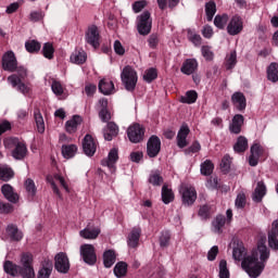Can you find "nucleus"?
Masks as SVG:
<instances>
[{
  "mask_svg": "<svg viewBox=\"0 0 278 278\" xmlns=\"http://www.w3.org/2000/svg\"><path fill=\"white\" fill-rule=\"evenodd\" d=\"M4 149L11 153L13 160L27 157V143L16 137H8L3 140Z\"/></svg>",
  "mask_w": 278,
  "mask_h": 278,
  "instance_id": "nucleus-2",
  "label": "nucleus"
},
{
  "mask_svg": "<svg viewBox=\"0 0 278 278\" xmlns=\"http://www.w3.org/2000/svg\"><path fill=\"white\" fill-rule=\"evenodd\" d=\"M101 36L99 35V28L97 26H90L86 33L85 40L88 45H91L93 49H99V40Z\"/></svg>",
  "mask_w": 278,
  "mask_h": 278,
  "instance_id": "nucleus-15",
  "label": "nucleus"
},
{
  "mask_svg": "<svg viewBox=\"0 0 278 278\" xmlns=\"http://www.w3.org/2000/svg\"><path fill=\"white\" fill-rule=\"evenodd\" d=\"M144 8H147V1L144 0L137 1L132 4V10L136 14H138V12H142Z\"/></svg>",
  "mask_w": 278,
  "mask_h": 278,
  "instance_id": "nucleus-62",
  "label": "nucleus"
},
{
  "mask_svg": "<svg viewBox=\"0 0 278 278\" xmlns=\"http://www.w3.org/2000/svg\"><path fill=\"white\" fill-rule=\"evenodd\" d=\"M77 154V146L75 144H63L62 146V155L65 157V160H71L72 157H75Z\"/></svg>",
  "mask_w": 278,
  "mask_h": 278,
  "instance_id": "nucleus-35",
  "label": "nucleus"
},
{
  "mask_svg": "<svg viewBox=\"0 0 278 278\" xmlns=\"http://www.w3.org/2000/svg\"><path fill=\"white\" fill-rule=\"evenodd\" d=\"M4 271L7 275H11V277H23V270L21 269V266L12 263L11 261H7L3 265Z\"/></svg>",
  "mask_w": 278,
  "mask_h": 278,
  "instance_id": "nucleus-24",
  "label": "nucleus"
},
{
  "mask_svg": "<svg viewBox=\"0 0 278 278\" xmlns=\"http://www.w3.org/2000/svg\"><path fill=\"white\" fill-rule=\"evenodd\" d=\"M34 256L30 253H23L20 258L22 277L23 278H34L36 273L34 271Z\"/></svg>",
  "mask_w": 278,
  "mask_h": 278,
  "instance_id": "nucleus-4",
  "label": "nucleus"
},
{
  "mask_svg": "<svg viewBox=\"0 0 278 278\" xmlns=\"http://www.w3.org/2000/svg\"><path fill=\"white\" fill-rule=\"evenodd\" d=\"M162 201L165 205L168 203H173L175 201V193H173V189H168V186L164 185L162 188Z\"/></svg>",
  "mask_w": 278,
  "mask_h": 278,
  "instance_id": "nucleus-37",
  "label": "nucleus"
},
{
  "mask_svg": "<svg viewBox=\"0 0 278 278\" xmlns=\"http://www.w3.org/2000/svg\"><path fill=\"white\" fill-rule=\"evenodd\" d=\"M97 140L92 138L90 135H86L83 141V150L84 153L88 155V157H92L94 153H97Z\"/></svg>",
  "mask_w": 278,
  "mask_h": 278,
  "instance_id": "nucleus-16",
  "label": "nucleus"
},
{
  "mask_svg": "<svg viewBox=\"0 0 278 278\" xmlns=\"http://www.w3.org/2000/svg\"><path fill=\"white\" fill-rule=\"evenodd\" d=\"M86 59V52L84 51H76L71 55V62H73V64H84Z\"/></svg>",
  "mask_w": 278,
  "mask_h": 278,
  "instance_id": "nucleus-48",
  "label": "nucleus"
},
{
  "mask_svg": "<svg viewBox=\"0 0 278 278\" xmlns=\"http://www.w3.org/2000/svg\"><path fill=\"white\" fill-rule=\"evenodd\" d=\"M266 157H268V153L260 143H254L251 147V155L249 157L250 166H257L260 160H266Z\"/></svg>",
  "mask_w": 278,
  "mask_h": 278,
  "instance_id": "nucleus-8",
  "label": "nucleus"
},
{
  "mask_svg": "<svg viewBox=\"0 0 278 278\" xmlns=\"http://www.w3.org/2000/svg\"><path fill=\"white\" fill-rule=\"evenodd\" d=\"M8 81L11 84L12 88H16L22 94H28L29 86L25 85L16 74L9 76Z\"/></svg>",
  "mask_w": 278,
  "mask_h": 278,
  "instance_id": "nucleus-17",
  "label": "nucleus"
},
{
  "mask_svg": "<svg viewBox=\"0 0 278 278\" xmlns=\"http://www.w3.org/2000/svg\"><path fill=\"white\" fill-rule=\"evenodd\" d=\"M116 263V253L113 250L105 251L103 254V264L105 268H112Z\"/></svg>",
  "mask_w": 278,
  "mask_h": 278,
  "instance_id": "nucleus-34",
  "label": "nucleus"
},
{
  "mask_svg": "<svg viewBox=\"0 0 278 278\" xmlns=\"http://www.w3.org/2000/svg\"><path fill=\"white\" fill-rule=\"evenodd\" d=\"M51 90L56 97H62L64 94V86L55 79L52 80Z\"/></svg>",
  "mask_w": 278,
  "mask_h": 278,
  "instance_id": "nucleus-51",
  "label": "nucleus"
},
{
  "mask_svg": "<svg viewBox=\"0 0 278 278\" xmlns=\"http://www.w3.org/2000/svg\"><path fill=\"white\" fill-rule=\"evenodd\" d=\"M190 134V128L187 125L180 127L178 135H177V147L179 149H185L188 144V135Z\"/></svg>",
  "mask_w": 278,
  "mask_h": 278,
  "instance_id": "nucleus-20",
  "label": "nucleus"
},
{
  "mask_svg": "<svg viewBox=\"0 0 278 278\" xmlns=\"http://www.w3.org/2000/svg\"><path fill=\"white\" fill-rule=\"evenodd\" d=\"M53 273V263L46 261L38 271V278H50Z\"/></svg>",
  "mask_w": 278,
  "mask_h": 278,
  "instance_id": "nucleus-32",
  "label": "nucleus"
},
{
  "mask_svg": "<svg viewBox=\"0 0 278 278\" xmlns=\"http://www.w3.org/2000/svg\"><path fill=\"white\" fill-rule=\"evenodd\" d=\"M81 123H84V118L79 115H74L70 121L65 123V129L67 134H75Z\"/></svg>",
  "mask_w": 278,
  "mask_h": 278,
  "instance_id": "nucleus-21",
  "label": "nucleus"
},
{
  "mask_svg": "<svg viewBox=\"0 0 278 278\" xmlns=\"http://www.w3.org/2000/svg\"><path fill=\"white\" fill-rule=\"evenodd\" d=\"M235 205L238 210H243L247 206V194L244 192L238 193Z\"/></svg>",
  "mask_w": 278,
  "mask_h": 278,
  "instance_id": "nucleus-56",
  "label": "nucleus"
},
{
  "mask_svg": "<svg viewBox=\"0 0 278 278\" xmlns=\"http://www.w3.org/2000/svg\"><path fill=\"white\" fill-rule=\"evenodd\" d=\"M14 177V172L7 165H0V179L2 181H10Z\"/></svg>",
  "mask_w": 278,
  "mask_h": 278,
  "instance_id": "nucleus-42",
  "label": "nucleus"
},
{
  "mask_svg": "<svg viewBox=\"0 0 278 278\" xmlns=\"http://www.w3.org/2000/svg\"><path fill=\"white\" fill-rule=\"evenodd\" d=\"M242 125H244V116L241 114L235 115L229 126L231 134H240L242 131Z\"/></svg>",
  "mask_w": 278,
  "mask_h": 278,
  "instance_id": "nucleus-26",
  "label": "nucleus"
},
{
  "mask_svg": "<svg viewBox=\"0 0 278 278\" xmlns=\"http://www.w3.org/2000/svg\"><path fill=\"white\" fill-rule=\"evenodd\" d=\"M114 275L117 276L118 278L125 277V275H127V263H117L114 267Z\"/></svg>",
  "mask_w": 278,
  "mask_h": 278,
  "instance_id": "nucleus-47",
  "label": "nucleus"
},
{
  "mask_svg": "<svg viewBox=\"0 0 278 278\" xmlns=\"http://www.w3.org/2000/svg\"><path fill=\"white\" fill-rule=\"evenodd\" d=\"M47 181H48V184L51 185V188H52L54 194H56V197H60V199L62 198V193H60V189L58 188V185H55V181H59V184L62 186V188H64V190L66 192H71V190L68 189V184L66 182L64 177H62L60 174H55L53 176H51V175L48 176Z\"/></svg>",
  "mask_w": 278,
  "mask_h": 278,
  "instance_id": "nucleus-12",
  "label": "nucleus"
},
{
  "mask_svg": "<svg viewBox=\"0 0 278 278\" xmlns=\"http://www.w3.org/2000/svg\"><path fill=\"white\" fill-rule=\"evenodd\" d=\"M42 18H45V13H42V11H33L29 14V21L33 23H38V21H42Z\"/></svg>",
  "mask_w": 278,
  "mask_h": 278,
  "instance_id": "nucleus-60",
  "label": "nucleus"
},
{
  "mask_svg": "<svg viewBox=\"0 0 278 278\" xmlns=\"http://www.w3.org/2000/svg\"><path fill=\"white\" fill-rule=\"evenodd\" d=\"M152 25L153 21L151 20V13L149 11H144L137 17V29L140 36H149Z\"/></svg>",
  "mask_w": 278,
  "mask_h": 278,
  "instance_id": "nucleus-5",
  "label": "nucleus"
},
{
  "mask_svg": "<svg viewBox=\"0 0 278 278\" xmlns=\"http://www.w3.org/2000/svg\"><path fill=\"white\" fill-rule=\"evenodd\" d=\"M214 173V163L212 161L206 160L201 164V175H204L205 177L212 175Z\"/></svg>",
  "mask_w": 278,
  "mask_h": 278,
  "instance_id": "nucleus-45",
  "label": "nucleus"
},
{
  "mask_svg": "<svg viewBox=\"0 0 278 278\" xmlns=\"http://www.w3.org/2000/svg\"><path fill=\"white\" fill-rule=\"evenodd\" d=\"M98 88L102 94H113L114 83L108 78H104L100 80Z\"/></svg>",
  "mask_w": 278,
  "mask_h": 278,
  "instance_id": "nucleus-28",
  "label": "nucleus"
},
{
  "mask_svg": "<svg viewBox=\"0 0 278 278\" xmlns=\"http://www.w3.org/2000/svg\"><path fill=\"white\" fill-rule=\"evenodd\" d=\"M144 126L139 123H134L127 128V137L132 144H138L144 140Z\"/></svg>",
  "mask_w": 278,
  "mask_h": 278,
  "instance_id": "nucleus-7",
  "label": "nucleus"
},
{
  "mask_svg": "<svg viewBox=\"0 0 278 278\" xmlns=\"http://www.w3.org/2000/svg\"><path fill=\"white\" fill-rule=\"evenodd\" d=\"M232 104L237 110H245L247 109V98L242 92H235L231 97Z\"/></svg>",
  "mask_w": 278,
  "mask_h": 278,
  "instance_id": "nucleus-27",
  "label": "nucleus"
},
{
  "mask_svg": "<svg viewBox=\"0 0 278 278\" xmlns=\"http://www.w3.org/2000/svg\"><path fill=\"white\" fill-rule=\"evenodd\" d=\"M229 168H231V156L229 154L224 155L220 163V169L223 173H229Z\"/></svg>",
  "mask_w": 278,
  "mask_h": 278,
  "instance_id": "nucleus-58",
  "label": "nucleus"
},
{
  "mask_svg": "<svg viewBox=\"0 0 278 278\" xmlns=\"http://www.w3.org/2000/svg\"><path fill=\"white\" fill-rule=\"evenodd\" d=\"M143 79L148 84H151V81H153V79H157V70L150 68V70L146 71V73L143 75Z\"/></svg>",
  "mask_w": 278,
  "mask_h": 278,
  "instance_id": "nucleus-57",
  "label": "nucleus"
},
{
  "mask_svg": "<svg viewBox=\"0 0 278 278\" xmlns=\"http://www.w3.org/2000/svg\"><path fill=\"white\" fill-rule=\"evenodd\" d=\"M1 192L3 197L10 201V203H18V193L14 192V188H12V186L3 185Z\"/></svg>",
  "mask_w": 278,
  "mask_h": 278,
  "instance_id": "nucleus-23",
  "label": "nucleus"
},
{
  "mask_svg": "<svg viewBox=\"0 0 278 278\" xmlns=\"http://www.w3.org/2000/svg\"><path fill=\"white\" fill-rule=\"evenodd\" d=\"M7 233L11 238V240H14L15 242L23 240V232L18 230L15 225H9L7 227Z\"/></svg>",
  "mask_w": 278,
  "mask_h": 278,
  "instance_id": "nucleus-31",
  "label": "nucleus"
},
{
  "mask_svg": "<svg viewBox=\"0 0 278 278\" xmlns=\"http://www.w3.org/2000/svg\"><path fill=\"white\" fill-rule=\"evenodd\" d=\"M247 149H249V140H247L245 137L240 136L233 146V151L236 153H244Z\"/></svg>",
  "mask_w": 278,
  "mask_h": 278,
  "instance_id": "nucleus-36",
  "label": "nucleus"
},
{
  "mask_svg": "<svg viewBox=\"0 0 278 278\" xmlns=\"http://www.w3.org/2000/svg\"><path fill=\"white\" fill-rule=\"evenodd\" d=\"M237 54L236 51H231L227 56H226V68L230 71V68H233L237 64Z\"/></svg>",
  "mask_w": 278,
  "mask_h": 278,
  "instance_id": "nucleus-54",
  "label": "nucleus"
},
{
  "mask_svg": "<svg viewBox=\"0 0 278 278\" xmlns=\"http://www.w3.org/2000/svg\"><path fill=\"white\" fill-rule=\"evenodd\" d=\"M25 47L28 53H38V51H40L41 46L40 42H38L37 40H30L26 41Z\"/></svg>",
  "mask_w": 278,
  "mask_h": 278,
  "instance_id": "nucleus-52",
  "label": "nucleus"
},
{
  "mask_svg": "<svg viewBox=\"0 0 278 278\" xmlns=\"http://www.w3.org/2000/svg\"><path fill=\"white\" fill-rule=\"evenodd\" d=\"M149 182L152 184V186H162V184H164V178H162L160 173L154 172L150 175Z\"/></svg>",
  "mask_w": 278,
  "mask_h": 278,
  "instance_id": "nucleus-55",
  "label": "nucleus"
},
{
  "mask_svg": "<svg viewBox=\"0 0 278 278\" xmlns=\"http://www.w3.org/2000/svg\"><path fill=\"white\" fill-rule=\"evenodd\" d=\"M232 257L236 262H241V268L251 278H257L266 268V260L270 257V252L266 247V240L263 239L258 242L257 249L252 252V255L247 256V249L243 245L233 248Z\"/></svg>",
  "mask_w": 278,
  "mask_h": 278,
  "instance_id": "nucleus-1",
  "label": "nucleus"
},
{
  "mask_svg": "<svg viewBox=\"0 0 278 278\" xmlns=\"http://www.w3.org/2000/svg\"><path fill=\"white\" fill-rule=\"evenodd\" d=\"M268 244L274 251H278V219L273 223L271 230L268 235Z\"/></svg>",
  "mask_w": 278,
  "mask_h": 278,
  "instance_id": "nucleus-18",
  "label": "nucleus"
},
{
  "mask_svg": "<svg viewBox=\"0 0 278 278\" xmlns=\"http://www.w3.org/2000/svg\"><path fill=\"white\" fill-rule=\"evenodd\" d=\"M199 94L194 90L187 91L185 96L180 98V103H187L188 105L197 103Z\"/></svg>",
  "mask_w": 278,
  "mask_h": 278,
  "instance_id": "nucleus-39",
  "label": "nucleus"
},
{
  "mask_svg": "<svg viewBox=\"0 0 278 278\" xmlns=\"http://www.w3.org/2000/svg\"><path fill=\"white\" fill-rule=\"evenodd\" d=\"M168 242H170V233L163 232L160 237V245L164 249L168 247Z\"/></svg>",
  "mask_w": 278,
  "mask_h": 278,
  "instance_id": "nucleus-63",
  "label": "nucleus"
},
{
  "mask_svg": "<svg viewBox=\"0 0 278 278\" xmlns=\"http://www.w3.org/2000/svg\"><path fill=\"white\" fill-rule=\"evenodd\" d=\"M219 278H229V269L227 268V261L219 262Z\"/></svg>",
  "mask_w": 278,
  "mask_h": 278,
  "instance_id": "nucleus-59",
  "label": "nucleus"
},
{
  "mask_svg": "<svg viewBox=\"0 0 278 278\" xmlns=\"http://www.w3.org/2000/svg\"><path fill=\"white\" fill-rule=\"evenodd\" d=\"M18 66V61L16 60V55L13 51H7L2 55V68L3 71H8L9 73H14Z\"/></svg>",
  "mask_w": 278,
  "mask_h": 278,
  "instance_id": "nucleus-11",
  "label": "nucleus"
},
{
  "mask_svg": "<svg viewBox=\"0 0 278 278\" xmlns=\"http://www.w3.org/2000/svg\"><path fill=\"white\" fill-rule=\"evenodd\" d=\"M100 233H101V228L99 227L91 228L90 226H87L85 229L79 231L80 238H84L85 240H97Z\"/></svg>",
  "mask_w": 278,
  "mask_h": 278,
  "instance_id": "nucleus-19",
  "label": "nucleus"
},
{
  "mask_svg": "<svg viewBox=\"0 0 278 278\" xmlns=\"http://www.w3.org/2000/svg\"><path fill=\"white\" fill-rule=\"evenodd\" d=\"M54 260V267L59 273H68L71 263L68 262V256H66V253L60 252L55 255Z\"/></svg>",
  "mask_w": 278,
  "mask_h": 278,
  "instance_id": "nucleus-14",
  "label": "nucleus"
},
{
  "mask_svg": "<svg viewBox=\"0 0 278 278\" xmlns=\"http://www.w3.org/2000/svg\"><path fill=\"white\" fill-rule=\"evenodd\" d=\"M242 29H244V21L240 15H233L228 22L227 34L238 36V34H242Z\"/></svg>",
  "mask_w": 278,
  "mask_h": 278,
  "instance_id": "nucleus-10",
  "label": "nucleus"
},
{
  "mask_svg": "<svg viewBox=\"0 0 278 278\" xmlns=\"http://www.w3.org/2000/svg\"><path fill=\"white\" fill-rule=\"evenodd\" d=\"M179 193L182 200V205H186L187 207L194 205V201H197V189H194L192 185L182 184Z\"/></svg>",
  "mask_w": 278,
  "mask_h": 278,
  "instance_id": "nucleus-6",
  "label": "nucleus"
},
{
  "mask_svg": "<svg viewBox=\"0 0 278 278\" xmlns=\"http://www.w3.org/2000/svg\"><path fill=\"white\" fill-rule=\"evenodd\" d=\"M104 140H112L113 138H116L118 136V125H116L114 122H110L106 125V128L103 130Z\"/></svg>",
  "mask_w": 278,
  "mask_h": 278,
  "instance_id": "nucleus-25",
  "label": "nucleus"
},
{
  "mask_svg": "<svg viewBox=\"0 0 278 278\" xmlns=\"http://www.w3.org/2000/svg\"><path fill=\"white\" fill-rule=\"evenodd\" d=\"M34 118L37 127V131L39 134H45V118L42 117V113H40V110H35L34 112Z\"/></svg>",
  "mask_w": 278,
  "mask_h": 278,
  "instance_id": "nucleus-38",
  "label": "nucleus"
},
{
  "mask_svg": "<svg viewBox=\"0 0 278 278\" xmlns=\"http://www.w3.org/2000/svg\"><path fill=\"white\" fill-rule=\"evenodd\" d=\"M187 38L195 47H201V42H202L201 35L197 34L194 30L190 28L187 29Z\"/></svg>",
  "mask_w": 278,
  "mask_h": 278,
  "instance_id": "nucleus-44",
  "label": "nucleus"
},
{
  "mask_svg": "<svg viewBox=\"0 0 278 278\" xmlns=\"http://www.w3.org/2000/svg\"><path fill=\"white\" fill-rule=\"evenodd\" d=\"M80 255L85 264L89 266H94L97 264V252H94V245L83 244L80 247Z\"/></svg>",
  "mask_w": 278,
  "mask_h": 278,
  "instance_id": "nucleus-9",
  "label": "nucleus"
},
{
  "mask_svg": "<svg viewBox=\"0 0 278 278\" xmlns=\"http://www.w3.org/2000/svg\"><path fill=\"white\" fill-rule=\"evenodd\" d=\"M142 233V229L140 227H135L131 229L130 233L128 235V247L131 249H136L138 247V242H140V235Z\"/></svg>",
  "mask_w": 278,
  "mask_h": 278,
  "instance_id": "nucleus-22",
  "label": "nucleus"
},
{
  "mask_svg": "<svg viewBox=\"0 0 278 278\" xmlns=\"http://www.w3.org/2000/svg\"><path fill=\"white\" fill-rule=\"evenodd\" d=\"M227 23H229V15L227 14H222V15H216L214 18V25L218 29H225L227 26Z\"/></svg>",
  "mask_w": 278,
  "mask_h": 278,
  "instance_id": "nucleus-43",
  "label": "nucleus"
},
{
  "mask_svg": "<svg viewBox=\"0 0 278 278\" xmlns=\"http://www.w3.org/2000/svg\"><path fill=\"white\" fill-rule=\"evenodd\" d=\"M197 68H199V63L197 62V60L188 59L182 64L181 73H184L185 75H192V73H194V71H197Z\"/></svg>",
  "mask_w": 278,
  "mask_h": 278,
  "instance_id": "nucleus-29",
  "label": "nucleus"
},
{
  "mask_svg": "<svg viewBox=\"0 0 278 278\" xmlns=\"http://www.w3.org/2000/svg\"><path fill=\"white\" fill-rule=\"evenodd\" d=\"M55 53V48H53V43L46 42L42 48V54L47 58V60H53V54Z\"/></svg>",
  "mask_w": 278,
  "mask_h": 278,
  "instance_id": "nucleus-49",
  "label": "nucleus"
},
{
  "mask_svg": "<svg viewBox=\"0 0 278 278\" xmlns=\"http://www.w3.org/2000/svg\"><path fill=\"white\" fill-rule=\"evenodd\" d=\"M225 216L219 215L213 222V229L215 233H223V227H225Z\"/></svg>",
  "mask_w": 278,
  "mask_h": 278,
  "instance_id": "nucleus-46",
  "label": "nucleus"
},
{
  "mask_svg": "<svg viewBox=\"0 0 278 278\" xmlns=\"http://www.w3.org/2000/svg\"><path fill=\"white\" fill-rule=\"evenodd\" d=\"M121 79L126 90L134 92L136 84H138V72L131 65H127L122 71Z\"/></svg>",
  "mask_w": 278,
  "mask_h": 278,
  "instance_id": "nucleus-3",
  "label": "nucleus"
},
{
  "mask_svg": "<svg viewBox=\"0 0 278 278\" xmlns=\"http://www.w3.org/2000/svg\"><path fill=\"white\" fill-rule=\"evenodd\" d=\"M205 14H206V20L208 22H212L214 18V15L216 14V2L211 0L205 3Z\"/></svg>",
  "mask_w": 278,
  "mask_h": 278,
  "instance_id": "nucleus-41",
  "label": "nucleus"
},
{
  "mask_svg": "<svg viewBox=\"0 0 278 278\" xmlns=\"http://www.w3.org/2000/svg\"><path fill=\"white\" fill-rule=\"evenodd\" d=\"M162 151V141L160 137L153 135L149 138L147 143V155L150 157H157Z\"/></svg>",
  "mask_w": 278,
  "mask_h": 278,
  "instance_id": "nucleus-13",
  "label": "nucleus"
},
{
  "mask_svg": "<svg viewBox=\"0 0 278 278\" xmlns=\"http://www.w3.org/2000/svg\"><path fill=\"white\" fill-rule=\"evenodd\" d=\"M115 162H118V149L113 148L109 153L108 160L102 161V165L114 168Z\"/></svg>",
  "mask_w": 278,
  "mask_h": 278,
  "instance_id": "nucleus-33",
  "label": "nucleus"
},
{
  "mask_svg": "<svg viewBox=\"0 0 278 278\" xmlns=\"http://www.w3.org/2000/svg\"><path fill=\"white\" fill-rule=\"evenodd\" d=\"M156 1L160 10H166V8H170V10H173V8H176V5H178L179 3V0H156Z\"/></svg>",
  "mask_w": 278,
  "mask_h": 278,
  "instance_id": "nucleus-50",
  "label": "nucleus"
},
{
  "mask_svg": "<svg viewBox=\"0 0 278 278\" xmlns=\"http://www.w3.org/2000/svg\"><path fill=\"white\" fill-rule=\"evenodd\" d=\"M267 79L276 84L278 81V64L271 63L267 68Z\"/></svg>",
  "mask_w": 278,
  "mask_h": 278,
  "instance_id": "nucleus-40",
  "label": "nucleus"
},
{
  "mask_svg": "<svg viewBox=\"0 0 278 278\" xmlns=\"http://www.w3.org/2000/svg\"><path fill=\"white\" fill-rule=\"evenodd\" d=\"M264 197H266V185L264 181H258L253 193V201L260 203Z\"/></svg>",
  "mask_w": 278,
  "mask_h": 278,
  "instance_id": "nucleus-30",
  "label": "nucleus"
},
{
  "mask_svg": "<svg viewBox=\"0 0 278 278\" xmlns=\"http://www.w3.org/2000/svg\"><path fill=\"white\" fill-rule=\"evenodd\" d=\"M25 190L28 194V197H36V184L31 178L26 179L25 181Z\"/></svg>",
  "mask_w": 278,
  "mask_h": 278,
  "instance_id": "nucleus-53",
  "label": "nucleus"
},
{
  "mask_svg": "<svg viewBox=\"0 0 278 278\" xmlns=\"http://www.w3.org/2000/svg\"><path fill=\"white\" fill-rule=\"evenodd\" d=\"M94 92H97V85L87 84L85 86V93L87 94V97H93Z\"/></svg>",
  "mask_w": 278,
  "mask_h": 278,
  "instance_id": "nucleus-64",
  "label": "nucleus"
},
{
  "mask_svg": "<svg viewBox=\"0 0 278 278\" xmlns=\"http://www.w3.org/2000/svg\"><path fill=\"white\" fill-rule=\"evenodd\" d=\"M201 51H202V55H203V58H205V60L214 59V52H212V48H210V46H203Z\"/></svg>",
  "mask_w": 278,
  "mask_h": 278,
  "instance_id": "nucleus-61",
  "label": "nucleus"
}]
</instances>
